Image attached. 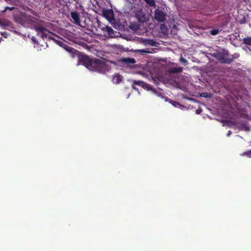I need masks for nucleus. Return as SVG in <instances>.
<instances>
[{"mask_svg": "<svg viewBox=\"0 0 251 251\" xmlns=\"http://www.w3.org/2000/svg\"><path fill=\"white\" fill-rule=\"evenodd\" d=\"M34 29L37 32V35L40 36V37L43 40L49 38V39L52 40L55 42L57 45H59L61 47H63L66 50L72 53V57H74L75 54H73L74 52L77 51L76 50H74L73 48L71 47L68 46L65 43H64L62 41L57 40L55 39L53 37H51L50 36H49L48 33H50L52 35H54V34L51 32H50L49 30H48L46 27L38 25H35L34 26ZM55 35H56L55 34Z\"/></svg>", "mask_w": 251, "mask_h": 251, "instance_id": "f257e3e1", "label": "nucleus"}, {"mask_svg": "<svg viewBox=\"0 0 251 251\" xmlns=\"http://www.w3.org/2000/svg\"><path fill=\"white\" fill-rule=\"evenodd\" d=\"M80 64H82L91 71L103 72L105 68V64L103 61L98 59H90L88 57L80 53H79Z\"/></svg>", "mask_w": 251, "mask_h": 251, "instance_id": "f03ea898", "label": "nucleus"}, {"mask_svg": "<svg viewBox=\"0 0 251 251\" xmlns=\"http://www.w3.org/2000/svg\"><path fill=\"white\" fill-rule=\"evenodd\" d=\"M135 16L138 20L142 23H145L148 21L149 16L142 10L137 11Z\"/></svg>", "mask_w": 251, "mask_h": 251, "instance_id": "7ed1b4c3", "label": "nucleus"}, {"mask_svg": "<svg viewBox=\"0 0 251 251\" xmlns=\"http://www.w3.org/2000/svg\"><path fill=\"white\" fill-rule=\"evenodd\" d=\"M154 19L158 22H163L166 19V15L162 10L156 9L155 11Z\"/></svg>", "mask_w": 251, "mask_h": 251, "instance_id": "20e7f679", "label": "nucleus"}, {"mask_svg": "<svg viewBox=\"0 0 251 251\" xmlns=\"http://www.w3.org/2000/svg\"><path fill=\"white\" fill-rule=\"evenodd\" d=\"M0 26L5 28L6 27L11 26V23L8 20L0 19Z\"/></svg>", "mask_w": 251, "mask_h": 251, "instance_id": "39448f33", "label": "nucleus"}, {"mask_svg": "<svg viewBox=\"0 0 251 251\" xmlns=\"http://www.w3.org/2000/svg\"><path fill=\"white\" fill-rule=\"evenodd\" d=\"M122 80V77L118 74L113 76L112 81L115 84L119 83Z\"/></svg>", "mask_w": 251, "mask_h": 251, "instance_id": "423d86ee", "label": "nucleus"}, {"mask_svg": "<svg viewBox=\"0 0 251 251\" xmlns=\"http://www.w3.org/2000/svg\"><path fill=\"white\" fill-rule=\"evenodd\" d=\"M140 42L142 43L145 45H153V41L151 40L141 39Z\"/></svg>", "mask_w": 251, "mask_h": 251, "instance_id": "0eeeda50", "label": "nucleus"}, {"mask_svg": "<svg viewBox=\"0 0 251 251\" xmlns=\"http://www.w3.org/2000/svg\"><path fill=\"white\" fill-rule=\"evenodd\" d=\"M71 16L74 20L75 23L78 25V14L76 12L72 13Z\"/></svg>", "mask_w": 251, "mask_h": 251, "instance_id": "6e6552de", "label": "nucleus"}, {"mask_svg": "<svg viewBox=\"0 0 251 251\" xmlns=\"http://www.w3.org/2000/svg\"><path fill=\"white\" fill-rule=\"evenodd\" d=\"M106 31L108 33V35L111 37H114V31L111 27H106L105 29Z\"/></svg>", "mask_w": 251, "mask_h": 251, "instance_id": "1a4fd4ad", "label": "nucleus"}, {"mask_svg": "<svg viewBox=\"0 0 251 251\" xmlns=\"http://www.w3.org/2000/svg\"><path fill=\"white\" fill-rule=\"evenodd\" d=\"M104 15L109 19H112L113 17V12L111 10H106L104 12Z\"/></svg>", "mask_w": 251, "mask_h": 251, "instance_id": "9d476101", "label": "nucleus"}, {"mask_svg": "<svg viewBox=\"0 0 251 251\" xmlns=\"http://www.w3.org/2000/svg\"><path fill=\"white\" fill-rule=\"evenodd\" d=\"M124 62L127 64H134L135 62V60L133 58H125L123 59Z\"/></svg>", "mask_w": 251, "mask_h": 251, "instance_id": "9b49d317", "label": "nucleus"}, {"mask_svg": "<svg viewBox=\"0 0 251 251\" xmlns=\"http://www.w3.org/2000/svg\"><path fill=\"white\" fill-rule=\"evenodd\" d=\"M129 27L133 30H137L139 28V25L138 24H131Z\"/></svg>", "mask_w": 251, "mask_h": 251, "instance_id": "f8f14e48", "label": "nucleus"}, {"mask_svg": "<svg viewBox=\"0 0 251 251\" xmlns=\"http://www.w3.org/2000/svg\"><path fill=\"white\" fill-rule=\"evenodd\" d=\"M243 41L245 44L251 46V37L245 38L244 39Z\"/></svg>", "mask_w": 251, "mask_h": 251, "instance_id": "ddd939ff", "label": "nucleus"}, {"mask_svg": "<svg viewBox=\"0 0 251 251\" xmlns=\"http://www.w3.org/2000/svg\"><path fill=\"white\" fill-rule=\"evenodd\" d=\"M219 30L218 29H212V30H210V33L212 35H216L218 34L219 33Z\"/></svg>", "mask_w": 251, "mask_h": 251, "instance_id": "4468645a", "label": "nucleus"}, {"mask_svg": "<svg viewBox=\"0 0 251 251\" xmlns=\"http://www.w3.org/2000/svg\"><path fill=\"white\" fill-rule=\"evenodd\" d=\"M147 3L151 6L154 5V1L153 0H145Z\"/></svg>", "mask_w": 251, "mask_h": 251, "instance_id": "2eb2a0df", "label": "nucleus"}, {"mask_svg": "<svg viewBox=\"0 0 251 251\" xmlns=\"http://www.w3.org/2000/svg\"><path fill=\"white\" fill-rule=\"evenodd\" d=\"M182 71V67H178V68H174L173 70V72H181Z\"/></svg>", "mask_w": 251, "mask_h": 251, "instance_id": "dca6fc26", "label": "nucleus"}, {"mask_svg": "<svg viewBox=\"0 0 251 251\" xmlns=\"http://www.w3.org/2000/svg\"><path fill=\"white\" fill-rule=\"evenodd\" d=\"M201 96L202 97H204V98H208V97H210L211 95L208 93H203L201 94Z\"/></svg>", "mask_w": 251, "mask_h": 251, "instance_id": "f3484780", "label": "nucleus"}, {"mask_svg": "<svg viewBox=\"0 0 251 251\" xmlns=\"http://www.w3.org/2000/svg\"><path fill=\"white\" fill-rule=\"evenodd\" d=\"M180 61L181 62L183 63L185 65H186V64L187 63V61L182 57H180Z\"/></svg>", "mask_w": 251, "mask_h": 251, "instance_id": "a211bd4d", "label": "nucleus"}, {"mask_svg": "<svg viewBox=\"0 0 251 251\" xmlns=\"http://www.w3.org/2000/svg\"><path fill=\"white\" fill-rule=\"evenodd\" d=\"M243 155H247L248 157H251V150L249 151H248V152H244L243 154Z\"/></svg>", "mask_w": 251, "mask_h": 251, "instance_id": "6ab92c4d", "label": "nucleus"}, {"mask_svg": "<svg viewBox=\"0 0 251 251\" xmlns=\"http://www.w3.org/2000/svg\"><path fill=\"white\" fill-rule=\"evenodd\" d=\"M133 84H136V85H141V84H143V82H141V81H133Z\"/></svg>", "mask_w": 251, "mask_h": 251, "instance_id": "aec40b11", "label": "nucleus"}, {"mask_svg": "<svg viewBox=\"0 0 251 251\" xmlns=\"http://www.w3.org/2000/svg\"><path fill=\"white\" fill-rule=\"evenodd\" d=\"M31 40H32V41L34 43H35V44H38V41H37V40L36 38L35 37L33 36V37L31 38Z\"/></svg>", "mask_w": 251, "mask_h": 251, "instance_id": "412c9836", "label": "nucleus"}, {"mask_svg": "<svg viewBox=\"0 0 251 251\" xmlns=\"http://www.w3.org/2000/svg\"><path fill=\"white\" fill-rule=\"evenodd\" d=\"M230 134H231V132L230 131H229L228 134H227V136H229Z\"/></svg>", "mask_w": 251, "mask_h": 251, "instance_id": "4be33fe9", "label": "nucleus"}, {"mask_svg": "<svg viewBox=\"0 0 251 251\" xmlns=\"http://www.w3.org/2000/svg\"><path fill=\"white\" fill-rule=\"evenodd\" d=\"M176 105H178V103H176V104H174L175 106H176Z\"/></svg>", "mask_w": 251, "mask_h": 251, "instance_id": "5701e85b", "label": "nucleus"}, {"mask_svg": "<svg viewBox=\"0 0 251 251\" xmlns=\"http://www.w3.org/2000/svg\"><path fill=\"white\" fill-rule=\"evenodd\" d=\"M246 129H247V130H249V128L248 127H246Z\"/></svg>", "mask_w": 251, "mask_h": 251, "instance_id": "b1692460", "label": "nucleus"}, {"mask_svg": "<svg viewBox=\"0 0 251 251\" xmlns=\"http://www.w3.org/2000/svg\"><path fill=\"white\" fill-rule=\"evenodd\" d=\"M197 113H199V111H197Z\"/></svg>", "mask_w": 251, "mask_h": 251, "instance_id": "393cba45", "label": "nucleus"}, {"mask_svg": "<svg viewBox=\"0 0 251 251\" xmlns=\"http://www.w3.org/2000/svg\"><path fill=\"white\" fill-rule=\"evenodd\" d=\"M197 113H199V111H197Z\"/></svg>", "mask_w": 251, "mask_h": 251, "instance_id": "a878e982", "label": "nucleus"}, {"mask_svg": "<svg viewBox=\"0 0 251 251\" xmlns=\"http://www.w3.org/2000/svg\"><path fill=\"white\" fill-rule=\"evenodd\" d=\"M132 88H133L134 89H136L133 86Z\"/></svg>", "mask_w": 251, "mask_h": 251, "instance_id": "bb28decb", "label": "nucleus"}, {"mask_svg": "<svg viewBox=\"0 0 251 251\" xmlns=\"http://www.w3.org/2000/svg\"><path fill=\"white\" fill-rule=\"evenodd\" d=\"M13 8H14L13 7H12L11 8H10V9L12 10Z\"/></svg>", "mask_w": 251, "mask_h": 251, "instance_id": "cd10ccee", "label": "nucleus"}]
</instances>
